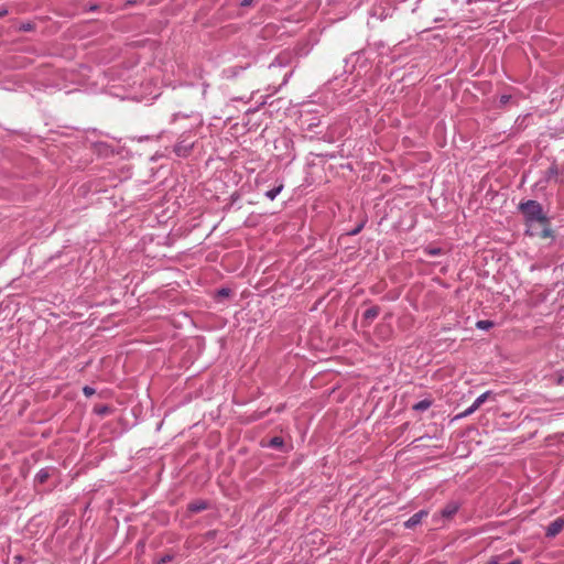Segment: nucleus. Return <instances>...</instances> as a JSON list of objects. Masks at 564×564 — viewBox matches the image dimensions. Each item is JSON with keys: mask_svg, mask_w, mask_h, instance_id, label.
<instances>
[{"mask_svg": "<svg viewBox=\"0 0 564 564\" xmlns=\"http://www.w3.org/2000/svg\"><path fill=\"white\" fill-rule=\"evenodd\" d=\"M518 209L523 215L528 228H532L535 224H549V217L538 200L528 199L525 202H521Z\"/></svg>", "mask_w": 564, "mask_h": 564, "instance_id": "obj_1", "label": "nucleus"}, {"mask_svg": "<svg viewBox=\"0 0 564 564\" xmlns=\"http://www.w3.org/2000/svg\"><path fill=\"white\" fill-rule=\"evenodd\" d=\"M196 141L191 131L183 132L173 145V152L177 158L186 159L191 155Z\"/></svg>", "mask_w": 564, "mask_h": 564, "instance_id": "obj_2", "label": "nucleus"}, {"mask_svg": "<svg viewBox=\"0 0 564 564\" xmlns=\"http://www.w3.org/2000/svg\"><path fill=\"white\" fill-rule=\"evenodd\" d=\"M274 147L276 150H284L283 153L279 154V158L281 160L288 159L290 161H293L295 159L294 153V143L293 140L290 137L282 135L279 139L275 140Z\"/></svg>", "mask_w": 564, "mask_h": 564, "instance_id": "obj_3", "label": "nucleus"}, {"mask_svg": "<svg viewBox=\"0 0 564 564\" xmlns=\"http://www.w3.org/2000/svg\"><path fill=\"white\" fill-rule=\"evenodd\" d=\"M56 473V468L53 466H46L41 468L34 476V484L42 485L44 484L51 476Z\"/></svg>", "mask_w": 564, "mask_h": 564, "instance_id": "obj_4", "label": "nucleus"}, {"mask_svg": "<svg viewBox=\"0 0 564 564\" xmlns=\"http://www.w3.org/2000/svg\"><path fill=\"white\" fill-rule=\"evenodd\" d=\"M541 230H536L534 226L532 228H527L525 234L529 236H539L541 238H554L553 230L550 227V223L545 225H541Z\"/></svg>", "mask_w": 564, "mask_h": 564, "instance_id": "obj_5", "label": "nucleus"}, {"mask_svg": "<svg viewBox=\"0 0 564 564\" xmlns=\"http://www.w3.org/2000/svg\"><path fill=\"white\" fill-rule=\"evenodd\" d=\"M564 529V518H557L552 521L545 529L547 538L556 536Z\"/></svg>", "mask_w": 564, "mask_h": 564, "instance_id": "obj_6", "label": "nucleus"}, {"mask_svg": "<svg viewBox=\"0 0 564 564\" xmlns=\"http://www.w3.org/2000/svg\"><path fill=\"white\" fill-rule=\"evenodd\" d=\"M427 516V511L425 510H420L419 512L412 514L405 522H404V528L406 529H413L415 528L416 525H419L423 518Z\"/></svg>", "mask_w": 564, "mask_h": 564, "instance_id": "obj_7", "label": "nucleus"}, {"mask_svg": "<svg viewBox=\"0 0 564 564\" xmlns=\"http://www.w3.org/2000/svg\"><path fill=\"white\" fill-rule=\"evenodd\" d=\"M458 510H459V503L456 501H451L444 508H442V510L440 512L443 518L449 519L454 514H456Z\"/></svg>", "mask_w": 564, "mask_h": 564, "instance_id": "obj_8", "label": "nucleus"}, {"mask_svg": "<svg viewBox=\"0 0 564 564\" xmlns=\"http://www.w3.org/2000/svg\"><path fill=\"white\" fill-rule=\"evenodd\" d=\"M207 507H208V505L205 500H195V501H192L191 503H188L187 509H188V511H191L193 513H198V512L206 510Z\"/></svg>", "mask_w": 564, "mask_h": 564, "instance_id": "obj_9", "label": "nucleus"}, {"mask_svg": "<svg viewBox=\"0 0 564 564\" xmlns=\"http://www.w3.org/2000/svg\"><path fill=\"white\" fill-rule=\"evenodd\" d=\"M379 313H380L379 306H371L364 312L362 317L365 321L371 322L378 317Z\"/></svg>", "mask_w": 564, "mask_h": 564, "instance_id": "obj_10", "label": "nucleus"}, {"mask_svg": "<svg viewBox=\"0 0 564 564\" xmlns=\"http://www.w3.org/2000/svg\"><path fill=\"white\" fill-rule=\"evenodd\" d=\"M283 184H279L278 186H274L273 188L271 189H268L265 193H264V196L270 199V200H274L276 198V196L282 192L283 189Z\"/></svg>", "mask_w": 564, "mask_h": 564, "instance_id": "obj_11", "label": "nucleus"}, {"mask_svg": "<svg viewBox=\"0 0 564 564\" xmlns=\"http://www.w3.org/2000/svg\"><path fill=\"white\" fill-rule=\"evenodd\" d=\"M431 405H432V401L431 400L423 399V400L416 402L415 404H413L412 409L414 411L423 412V411H426L427 409H430Z\"/></svg>", "mask_w": 564, "mask_h": 564, "instance_id": "obj_12", "label": "nucleus"}, {"mask_svg": "<svg viewBox=\"0 0 564 564\" xmlns=\"http://www.w3.org/2000/svg\"><path fill=\"white\" fill-rule=\"evenodd\" d=\"M423 253L430 257H437L443 254V249L434 246H426L423 248Z\"/></svg>", "mask_w": 564, "mask_h": 564, "instance_id": "obj_13", "label": "nucleus"}, {"mask_svg": "<svg viewBox=\"0 0 564 564\" xmlns=\"http://www.w3.org/2000/svg\"><path fill=\"white\" fill-rule=\"evenodd\" d=\"M268 446L282 451L284 448V440L280 436H274L269 441Z\"/></svg>", "mask_w": 564, "mask_h": 564, "instance_id": "obj_14", "label": "nucleus"}, {"mask_svg": "<svg viewBox=\"0 0 564 564\" xmlns=\"http://www.w3.org/2000/svg\"><path fill=\"white\" fill-rule=\"evenodd\" d=\"M476 327L480 330H489L494 327V322L489 319H480L476 323Z\"/></svg>", "mask_w": 564, "mask_h": 564, "instance_id": "obj_15", "label": "nucleus"}, {"mask_svg": "<svg viewBox=\"0 0 564 564\" xmlns=\"http://www.w3.org/2000/svg\"><path fill=\"white\" fill-rule=\"evenodd\" d=\"M301 122L303 126H306L307 130H313V128H315L319 124V120H316V119L308 120L303 115H302Z\"/></svg>", "mask_w": 564, "mask_h": 564, "instance_id": "obj_16", "label": "nucleus"}, {"mask_svg": "<svg viewBox=\"0 0 564 564\" xmlns=\"http://www.w3.org/2000/svg\"><path fill=\"white\" fill-rule=\"evenodd\" d=\"M491 394V391H486L484 393H481L480 395H478L475 401L473 402L474 403V406L479 409L480 405L488 399V397Z\"/></svg>", "mask_w": 564, "mask_h": 564, "instance_id": "obj_17", "label": "nucleus"}, {"mask_svg": "<svg viewBox=\"0 0 564 564\" xmlns=\"http://www.w3.org/2000/svg\"><path fill=\"white\" fill-rule=\"evenodd\" d=\"M285 58H283L281 55L276 56L272 63H270L269 68L273 67H282L285 65L284 63Z\"/></svg>", "mask_w": 564, "mask_h": 564, "instance_id": "obj_18", "label": "nucleus"}, {"mask_svg": "<svg viewBox=\"0 0 564 564\" xmlns=\"http://www.w3.org/2000/svg\"><path fill=\"white\" fill-rule=\"evenodd\" d=\"M476 410H478L477 408L474 406V403L468 406L464 412H462L460 414H458L456 416V419H463V417H466V416H469L470 414H473Z\"/></svg>", "mask_w": 564, "mask_h": 564, "instance_id": "obj_19", "label": "nucleus"}, {"mask_svg": "<svg viewBox=\"0 0 564 564\" xmlns=\"http://www.w3.org/2000/svg\"><path fill=\"white\" fill-rule=\"evenodd\" d=\"M365 225H366V220H362L354 229H351L347 234L349 236H356V235H358L364 229Z\"/></svg>", "mask_w": 564, "mask_h": 564, "instance_id": "obj_20", "label": "nucleus"}, {"mask_svg": "<svg viewBox=\"0 0 564 564\" xmlns=\"http://www.w3.org/2000/svg\"><path fill=\"white\" fill-rule=\"evenodd\" d=\"M94 412L97 415L104 416V415L110 413V408L108 405H101V406L95 408Z\"/></svg>", "mask_w": 564, "mask_h": 564, "instance_id": "obj_21", "label": "nucleus"}, {"mask_svg": "<svg viewBox=\"0 0 564 564\" xmlns=\"http://www.w3.org/2000/svg\"><path fill=\"white\" fill-rule=\"evenodd\" d=\"M83 393L85 397L90 398L96 393V390H95V388H93L90 386H85L83 388Z\"/></svg>", "mask_w": 564, "mask_h": 564, "instance_id": "obj_22", "label": "nucleus"}, {"mask_svg": "<svg viewBox=\"0 0 564 564\" xmlns=\"http://www.w3.org/2000/svg\"><path fill=\"white\" fill-rule=\"evenodd\" d=\"M34 29V24L31 23V22H26V23H22L20 26H19V30L20 31H23V32H30Z\"/></svg>", "mask_w": 564, "mask_h": 564, "instance_id": "obj_23", "label": "nucleus"}, {"mask_svg": "<svg viewBox=\"0 0 564 564\" xmlns=\"http://www.w3.org/2000/svg\"><path fill=\"white\" fill-rule=\"evenodd\" d=\"M173 560V555L166 554L156 560L155 564H166Z\"/></svg>", "mask_w": 564, "mask_h": 564, "instance_id": "obj_24", "label": "nucleus"}, {"mask_svg": "<svg viewBox=\"0 0 564 564\" xmlns=\"http://www.w3.org/2000/svg\"><path fill=\"white\" fill-rule=\"evenodd\" d=\"M510 100H511V96L510 95H501L499 97L500 106H506Z\"/></svg>", "mask_w": 564, "mask_h": 564, "instance_id": "obj_25", "label": "nucleus"}, {"mask_svg": "<svg viewBox=\"0 0 564 564\" xmlns=\"http://www.w3.org/2000/svg\"><path fill=\"white\" fill-rule=\"evenodd\" d=\"M229 294H230V289H228V288H221L217 291V295L221 296V297L229 296Z\"/></svg>", "mask_w": 564, "mask_h": 564, "instance_id": "obj_26", "label": "nucleus"}, {"mask_svg": "<svg viewBox=\"0 0 564 564\" xmlns=\"http://www.w3.org/2000/svg\"><path fill=\"white\" fill-rule=\"evenodd\" d=\"M252 2H253V0H241L240 7H249L252 4Z\"/></svg>", "mask_w": 564, "mask_h": 564, "instance_id": "obj_27", "label": "nucleus"}, {"mask_svg": "<svg viewBox=\"0 0 564 564\" xmlns=\"http://www.w3.org/2000/svg\"><path fill=\"white\" fill-rule=\"evenodd\" d=\"M292 74H293V72L291 70V72H289V73H286V74L284 75V78H283L282 85H285V84L289 82V79H290V77L292 76Z\"/></svg>", "mask_w": 564, "mask_h": 564, "instance_id": "obj_28", "label": "nucleus"}, {"mask_svg": "<svg viewBox=\"0 0 564 564\" xmlns=\"http://www.w3.org/2000/svg\"><path fill=\"white\" fill-rule=\"evenodd\" d=\"M487 564H499V557L498 556H491Z\"/></svg>", "mask_w": 564, "mask_h": 564, "instance_id": "obj_29", "label": "nucleus"}, {"mask_svg": "<svg viewBox=\"0 0 564 564\" xmlns=\"http://www.w3.org/2000/svg\"><path fill=\"white\" fill-rule=\"evenodd\" d=\"M7 14H8V9H6V8L0 9V18L6 17Z\"/></svg>", "mask_w": 564, "mask_h": 564, "instance_id": "obj_30", "label": "nucleus"}, {"mask_svg": "<svg viewBox=\"0 0 564 564\" xmlns=\"http://www.w3.org/2000/svg\"><path fill=\"white\" fill-rule=\"evenodd\" d=\"M98 9V6L97 4H91L88 7L87 11H95Z\"/></svg>", "mask_w": 564, "mask_h": 564, "instance_id": "obj_31", "label": "nucleus"}, {"mask_svg": "<svg viewBox=\"0 0 564 564\" xmlns=\"http://www.w3.org/2000/svg\"><path fill=\"white\" fill-rule=\"evenodd\" d=\"M180 116H181V113H174V115L172 116L171 122H172V123H173V122H175V121H176V119H177Z\"/></svg>", "mask_w": 564, "mask_h": 564, "instance_id": "obj_32", "label": "nucleus"}, {"mask_svg": "<svg viewBox=\"0 0 564 564\" xmlns=\"http://www.w3.org/2000/svg\"><path fill=\"white\" fill-rule=\"evenodd\" d=\"M507 564H522V561L519 560V558H516V560H513V561H511V562H509Z\"/></svg>", "mask_w": 564, "mask_h": 564, "instance_id": "obj_33", "label": "nucleus"}]
</instances>
